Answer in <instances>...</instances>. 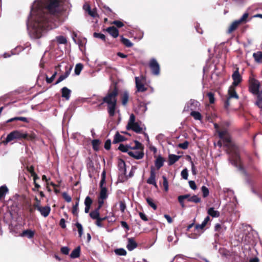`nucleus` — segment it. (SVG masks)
<instances>
[{
    "label": "nucleus",
    "instance_id": "obj_39",
    "mask_svg": "<svg viewBox=\"0 0 262 262\" xmlns=\"http://www.w3.org/2000/svg\"><path fill=\"white\" fill-rule=\"evenodd\" d=\"M115 253L117 255L125 256L126 255V251L123 248L116 249L114 251Z\"/></svg>",
    "mask_w": 262,
    "mask_h": 262
},
{
    "label": "nucleus",
    "instance_id": "obj_52",
    "mask_svg": "<svg viewBox=\"0 0 262 262\" xmlns=\"http://www.w3.org/2000/svg\"><path fill=\"white\" fill-rule=\"evenodd\" d=\"M136 123L135 122V116L133 114H132L129 116V119L128 122L127 126H129L131 124Z\"/></svg>",
    "mask_w": 262,
    "mask_h": 262
},
{
    "label": "nucleus",
    "instance_id": "obj_20",
    "mask_svg": "<svg viewBox=\"0 0 262 262\" xmlns=\"http://www.w3.org/2000/svg\"><path fill=\"white\" fill-rule=\"evenodd\" d=\"M184 196H188L186 199L187 200V201L190 202H193L195 203H198L201 202V199L198 197L196 195H193V196H190L189 194H186L183 195Z\"/></svg>",
    "mask_w": 262,
    "mask_h": 262
},
{
    "label": "nucleus",
    "instance_id": "obj_17",
    "mask_svg": "<svg viewBox=\"0 0 262 262\" xmlns=\"http://www.w3.org/2000/svg\"><path fill=\"white\" fill-rule=\"evenodd\" d=\"M86 102L89 103L90 104L92 105L94 104H99L102 101V99H101L99 96H94L93 98L91 99H86Z\"/></svg>",
    "mask_w": 262,
    "mask_h": 262
},
{
    "label": "nucleus",
    "instance_id": "obj_19",
    "mask_svg": "<svg viewBox=\"0 0 262 262\" xmlns=\"http://www.w3.org/2000/svg\"><path fill=\"white\" fill-rule=\"evenodd\" d=\"M71 91L67 87H63L61 89V96L64 98L66 100H69L71 96Z\"/></svg>",
    "mask_w": 262,
    "mask_h": 262
},
{
    "label": "nucleus",
    "instance_id": "obj_10",
    "mask_svg": "<svg viewBox=\"0 0 262 262\" xmlns=\"http://www.w3.org/2000/svg\"><path fill=\"white\" fill-rule=\"evenodd\" d=\"M200 106V103L193 99H191L185 106L184 111H194Z\"/></svg>",
    "mask_w": 262,
    "mask_h": 262
},
{
    "label": "nucleus",
    "instance_id": "obj_56",
    "mask_svg": "<svg viewBox=\"0 0 262 262\" xmlns=\"http://www.w3.org/2000/svg\"><path fill=\"white\" fill-rule=\"evenodd\" d=\"M92 203V200L89 196H86L84 201L85 206H91Z\"/></svg>",
    "mask_w": 262,
    "mask_h": 262
},
{
    "label": "nucleus",
    "instance_id": "obj_24",
    "mask_svg": "<svg viewBox=\"0 0 262 262\" xmlns=\"http://www.w3.org/2000/svg\"><path fill=\"white\" fill-rule=\"evenodd\" d=\"M240 23L238 21V20H236L234 21L231 25L229 26L227 32L228 33H230L232 32L233 31L236 29L238 26L240 25Z\"/></svg>",
    "mask_w": 262,
    "mask_h": 262
},
{
    "label": "nucleus",
    "instance_id": "obj_12",
    "mask_svg": "<svg viewBox=\"0 0 262 262\" xmlns=\"http://www.w3.org/2000/svg\"><path fill=\"white\" fill-rule=\"evenodd\" d=\"M128 155L136 159H141L143 158L144 154L142 150H130Z\"/></svg>",
    "mask_w": 262,
    "mask_h": 262
},
{
    "label": "nucleus",
    "instance_id": "obj_51",
    "mask_svg": "<svg viewBox=\"0 0 262 262\" xmlns=\"http://www.w3.org/2000/svg\"><path fill=\"white\" fill-rule=\"evenodd\" d=\"M181 175L182 176V177L185 179V180H187L188 179V170L187 168H185L182 171H181Z\"/></svg>",
    "mask_w": 262,
    "mask_h": 262
},
{
    "label": "nucleus",
    "instance_id": "obj_2",
    "mask_svg": "<svg viewBox=\"0 0 262 262\" xmlns=\"http://www.w3.org/2000/svg\"><path fill=\"white\" fill-rule=\"evenodd\" d=\"M219 138L222 140L223 144L227 147L228 154L230 155L229 160L231 164L238 169L246 173L237 147L231 141V136L226 129L218 132Z\"/></svg>",
    "mask_w": 262,
    "mask_h": 262
},
{
    "label": "nucleus",
    "instance_id": "obj_57",
    "mask_svg": "<svg viewBox=\"0 0 262 262\" xmlns=\"http://www.w3.org/2000/svg\"><path fill=\"white\" fill-rule=\"evenodd\" d=\"M60 251L63 254L68 255L69 253L70 249L68 247L64 246L61 248Z\"/></svg>",
    "mask_w": 262,
    "mask_h": 262
},
{
    "label": "nucleus",
    "instance_id": "obj_43",
    "mask_svg": "<svg viewBox=\"0 0 262 262\" xmlns=\"http://www.w3.org/2000/svg\"><path fill=\"white\" fill-rule=\"evenodd\" d=\"M187 197H188V196H184V195H179L178 198V201L180 203L181 206L182 208L185 207V204L184 203V201Z\"/></svg>",
    "mask_w": 262,
    "mask_h": 262
},
{
    "label": "nucleus",
    "instance_id": "obj_23",
    "mask_svg": "<svg viewBox=\"0 0 262 262\" xmlns=\"http://www.w3.org/2000/svg\"><path fill=\"white\" fill-rule=\"evenodd\" d=\"M34 231L30 229H28L23 231L20 235L22 237L27 236L28 238H31L34 236Z\"/></svg>",
    "mask_w": 262,
    "mask_h": 262
},
{
    "label": "nucleus",
    "instance_id": "obj_33",
    "mask_svg": "<svg viewBox=\"0 0 262 262\" xmlns=\"http://www.w3.org/2000/svg\"><path fill=\"white\" fill-rule=\"evenodd\" d=\"M99 209H96L91 211L90 213V216L92 219L97 220L99 216Z\"/></svg>",
    "mask_w": 262,
    "mask_h": 262
},
{
    "label": "nucleus",
    "instance_id": "obj_4",
    "mask_svg": "<svg viewBox=\"0 0 262 262\" xmlns=\"http://www.w3.org/2000/svg\"><path fill=\"white\" fill-rule=\"evenodd\" d=\"M28 137V134L23 130H14L10 132L7 136L5 140L3 141L4 145L15 140L26 139Z\"/></svg>",
    "mask_w": 262,
    "mask_h": 262
},
{
    "label": "nucleus",
    "instance_id": "obj_27",
    "mask_svg": "<svg viewBox=\"0 0 262 262\" xmlns=\"http://www.w3.org/2000/svg\"><path fill=\"white\" fill-rule=\"evenodd\" d=\"M125 140V137L121 135L118 132H117L115 136L113 141L114 144L124 141Z\"/></svg>",
    "mask_w": 262,
    "mask_h": 262
},
{
    "label": "nucleus",
    "instance_id": "obj_54",
    "mask_svg": "<svg viewBox=\"0 0 262 262\" xmlns=\"http://www.w3.org/2000/svg\"><path fill=\"white\" fill-rule=\"evenodd\" d=\"M189 142L187 141H185L184 142L182 143H180L178 145V146L183 149H186L188 147Z\"/></svg>",
    "mask_w": 262,
    "mask_h": 262
},
{
    "label": "nucleus",
    "instance_id": "obj_55",
    "mask_svg": "<svg viewBox=\"0 0 262 262\" xmlns=\"http://www.w3.org/2000/svg\"><path fill=\"white\" fill-rule=\"evenodd\" d=\"M135 145L134 147H131L130 148L131 149L138 150V149H140L142 147V144L139 141H135Z\"/></svg>",
    "mask_w": 262,
    "mask_h": 262
},
{
    "label": "nucleus",
    "instance_id": "obj_22",
    "mask_svg": "<svg viewBox=\"0 0 262 262\" xmlns=\"http://www.w3.org/2000/svg\"><path fill=\"white\" fill-rule=\"evenodd\" d=\"M255 61L258 63H262V51H257L253 54Z\"/></svg>",
    "mask_w": 262,
    "mask_h": 262
},
{
    "label": "nucleus",
    "instance_id": "obj_34",
    "mask_svg": "<svg viewBox=\"0 0 262 262\" xmlns=\"http://www.w3.org/2000/svg\"><path fill=\"white\" fill-rule=\"evenodd\" d=\"M121 41L122 43L126 47L130 48L133 46V43L127 38L121 37Z\"/></svg>",
    "mask_w": 262,
    "mask_h": 262
},
{
    "label": "nucleus",
    "instance_id": "obj_47",
    "mask_svg": "<svg viewBox=\"0 0 262 262\" xmlns=\"http://www.w3.org/2000/svg\"><path fill=\"white\" fill-rule=\"evenodd\" d=\"M147 105L146 104L141 103L139 105V110L141 113H144L147 111Z\"/></svg>",
    "mask_w": 262,
    "mask_h": 262
},
{
    "label": "nucleus",
    "instance_id": "obj_61",
    "mask_svg": "<svg viewBox=\"0 0 262 262\" xmlns=\"http://www.w3.org/2000/svg\"><path fill=\"white\" fill-rule=\"evenodd\" d=\"M111 141L110 139L107 140L104 144V148L106 150H109L111 148Z\"/></svg>",
    "mask_w": 262,
    "mask_h": 262
},
{
    "label": "nucleus",
    "instance_id": "obj_50",
    "mask_svg": "<svg viewBox=\"0 0 262 262\" xmlns=\"http://www.w3.org/2000/svg\"><path fill=\"white\" fill-rule=\"evenodd\" d=\"M162 179L163 180V185L164 188V190L165 191H167L168 190V183L167 178L165 176H163Z\"/></svg>",
    "mask_w": 262,
    "mask_h": 262
},
{
    "label": "nucleus",
    "instance_id": "obj_8",
    "mask_svg": "<svg viewBox=\"0 0 262 262\" xmlns=\"http://www.w3.org/2000/svg\"><path fill=\"white\" fill-rule=\"evenodd\" d=\"M210 220V217L209 216H206L204 221L201 224H196L195 226L194 231L195 234L198 236H200L202 233L204 232V228L206 226L207 223Z\"/></svg>",
    "mask_w": 262,
    "mask_h": 262
},
{
    "label": "nucleus",
    "instance_id": "obj_1",
    "mask_svg": "<svg viewBox=\"0 0 262 262\" xmlns=\"http://www.w3.org/2000/svg\"><path fill=\"white\" fill-rule=\"evenodd\" d=\"M60 11L59 0H36L32 6L27 27L30 36L34 39L41 37L46 32L56 28L50 15Z\"/></svg>",
    "mask_w": 262,
    "mask_h": 262
},
{
    "label": "nucleus",
    "instance_id": "obj_32",
    "mask_svg": "<svg viewBox=\"0 0 262 262\" xmlns=\"http://www.w3.org/2000/svg\"><path fill=\"white\" fill-rule=\"evenodd\" d=\"M108 195L107 194V189L106 187L100 188L99 198L102 199H106Z\"/></svg>",
    "mask_w": 262,
    "mask_h": 262
},
{
    "label": "nucleus",
    "instance_id": "obj_40",
    "mask_svg": "<svg viewBox=\"0 0 262 262\" xmlns=\"http://www.w3.org/2000/svg\"><path fill=\"white\" fill-rule=\"evenodd\" d=\"M257 100L256 101V105L260 108H262V90H261L260 94L257 95Z\"/></svg>",
    "mask_w": 262,
    "mask_h": 262
},
{
    "label": "nucleus",
    "instance_id": "obj_59",
    "mask_svg": "<svg viewBox=\"0 0 262 262\" xmlns=\"http://www.w3.org/2000/svg\"><path fill=\"white\" fill-rule=\"evenodd\" d=\"M62 196L67 202H70L72 200L71 197L66 192L62 193Z\"/></svg>",
    "mask_w": 262,
    "mask_h": 262
},
{
    "label": "nucleus",
    "instance_id": "obj_48",
    "mask_svg": "<svg viewBox=\"0 0 262 262\" xmlns=\"http://www.w3.org/2000/svg\"><path fill=\"white\" fill-rule=\"evenodd\" d=\"M118 166L120 170H122L123 172H126V168H125V163L123 160H120L119 162Z\"/></svg>",
    "mask_w": 262,
    "mask_h": 262
},
{
    "label": "nucleus",
    "instance_id": "obj_5",
    "mask_svg": "<svg viewBox=\"0 0 262 262\" xmlns=\"http://www.w3.org/2000/svg\"><path fill=\"white\" fill-rule=\"evenodd\" d=\"M260 84L258 80L254 78H251L249 80V91L253 95H258L260 94Z\"/></svg>",
    "mask_w": 262,
    "mask_h": 262
},
{
    "label": "nucleus",
    "instance_id": "obj_63",
    "mask_svg": "<svg viewBox=\"0 0 262 262\" xmlns=\"http://www.w3.org/2000/svg\"><path fill=\"white\" fill-rule=\"evenodd\" d=\"M113 24L118 28H121L124 26L123 23L119 20H115L113 22Z\"/></svg>",
    "mask_w": 262,
    "mask_h": 262
},
{
    "label": "nucleus",
    "instance_id": "obj_45",
    "mask_svg": "<svg viewBox=\"0 0 262 262\" xmlns=\"http://www.w3.org/2000/svg\"><path fill=\"white\" fill-rule=\"evenodd\" d=\"M72 68L73 67L72 66H69V65H67L65 67V72L63 75H64L66 77V78H67L69 76V75H70L71 71L72 69Z\"/></svg>",
    "mask_w": 262,
    "mask_h": 262
},
{
    "label": "nucleus",
    "instance_id": "obj_28",
    "mask_svg": "<svg viewBox=\"0 0 262 262\" xmlns=\"http://www.w3.org/2000/svg\"><path fill=\"white\" fill-rule=\"evenodd\" d=\"M164 162V159L161 156H159L155 161V166L157 169L163 166Z\"/></svg>",
    "mask_w": 262,
    "mask_h": 262
},
{
    "label": "nucleus",
    "instance_id": "obj_30",
    "mask_svg": "<svg viewBox=\"0 0 262 262\" xmlns=\"http://www.w3.org/2000/svg\"><path fill=\"white\" fill-rule=\"evenodd\" d=\"M129 99V94L127 92H124L121 97V101L123 105L125 106Z\"/></svg>",
    "mask_w": 262,
    "mask_h": 262
},
{
    "label": "nucleus",
    "instance_id": "obj_49",
    "mask_svg": "<svg viewBox=\"0 0 262 262\" xmlns=\"http://www.w3.org/2000/svg\"><path fill=\"white\" fill-rule=\"evenodd\" d=\"M75 226L77 228L79 235L81 237L83 234V227L81 224L78 222L76 223Z\"/></svg>",
    "mask_w": 262,
    "mask_h": 262
},
{
    "label": "nucleus",
    "instance_id": "obj_58",
    "mask_svg": "<svg viewBox=\"0 0 262 262\" xmlns=\"http://www.w3.org/2000/svg\"><path fill=\"white\" fill-rule=\"evenodd\" d=\"M207 96L209 98V102L210 103H213L214 102V94L211 92H209L207 94Z\"/></svg>",
    "mask_w": 262,
    "mask_h": 262
},
{
    "label": "nucleus",
    "instance_id": "obj_44",
    "mask_svg": "<svg viewBox=\"0 0 262 262\" xmlns=\"http://www.w3.org/2000/svg\"><path fill=\"white\" fill-rule=\"evenodd\" d=\"M57 72H55L53 75H52V76L51 77H49L48 76H46V82L48 83H52L54 79H55L56 75H57Z\"/></svg>",
    "mask_w": 262,
    "mask_h": 262
},
{
    "label": "nucleus",
    "instance_id": "obj_9",
    "mask_svg": "<svg viewBox=\"0 0 262 262\" xmlns=\"http://www.w3.org/2000/svg\"><path fill=\"white\" fill-rule=\"evenodd\" d=\"M149 67L153 75L156 76L159 75L160 66L156 59L152 58L150 59L149 62Z\"/></svg>",
    "mask_w": 262,
    "mask_h": 262
},
{
    "label": "nucleus",
    "instance_id": "obj_26",
    "mask_svg": "<svg viewBox=\"0 0 262 262\" xmlns=\"http://www.w3.org/2000/svg\"><path fill=\"white\" fill-rule=\"evenodd\" d=\"M207 213L209 215H210L213 217H218L220 215V212L217 210H214L213 207L209 208L207 210Z\"/></svg>",
    "mask_w": 262,
    "mask_h": 262
},
{
    "label": "nucleus",
    "instance_id": "obj_18",
    "mask_svg": "<svg viewBox=\"0 0 262 262\" xmlns=\"http://www.w3.org/2000/svg\"><path fill=\"white\" fill-rule=\"evenodd\" d=\"M106 31L114 38L117 37L119 35L118 30L114 26L108 27Z\"/></svg>",
    "mask_w": 262,
    "mask_h": 262
},
{
    "label": "nucleus",
    "instance_id": "obj_35",
    "mask_svg": "<svg viewBox=\"0 0 262 262\" xmlns=\"http://www.w3.org/2000/svg\"><path fill=\"white\" fill-rule=\"evenodd\" d=\"M79 203V199L77 198L76 202L75 205H73V208H72V213L75 215H78Z\"/></svg>",
    "mask_w": 262,
    "mask_h": 262
},
{
    "label": "nucleus",
    "instance_id": "obj_53",
    "mask_svg": "<svg viewBox=\"0 0 262 262\" xmlns=\"http://www.w3.org/2000/svg\"><path fill=\"white\" fill-rule=\"evenodd\" d=\"M94 36L96 38H100L104 41L105 39V36L103 34L100 33H94Z\"/></svg>",
    "mask_w": 262,
    "mask_h": 262
},
{
    "label": "nucleus",
    "instance_id": "obj_6",
    "mask_svg": "<svg viewBox=\"0 0 262 262\" xmlns=\"http://www.w3.org/2000/svg\"><path fill=\"white\" fill-rule=\"evenodd\" d=\"M235 86H233L231 85L228 89V96L225 102V107L226 108H228V107L230 106V100L231 98H235L236 99H238V96L235 91Z\"/></svg>",
    "mask_w": 262,
    "mask_h": 262
},
{
    "label": "nucleus",
    "instance_id": "obj_16",
    "mask_svg": "<svg viewBox=\"0 0 262 262\" xmlns=\"http://www.w3.org/2000/svg\"><path fill=\"white\" fill-rule=\"evenodd\" d=\"M51 211V208L49 206H46L44 207H42L41 208H38V211L40 212L41 215L43 217H47L49 215Z\"/></svg>",
    "mask_w": 262,
    "mask_h": 262
},
{
    "label": "nucleus",
    "instance_id": "obj_25",
    "mask_svg": "<svg viewBox=\"0 0 262 262\" xmlns=\"http://www.w3.org/2000/svg\"><path fill=\"white\" fill-rule=\"evenodd\" d=\"M80 254V247L78 246L74 249L70 254V257L72 258H76L79 257Z\"/></svg>",
    "mask_w": 262,
    "mask_h": 262
},
{
    "label": "nucleus",
    "instance_id": "obj_13",
    "mask_svg": "<svg viewBox=\"0 0 262 262\" xmlns=\"http://www.w3.org/2000/svg\"><path fill=\"white\" fill-rule=\"evenodd\" d=\"M156 172L155 168L151 167L150 171V177L147 180V183L149 184L153 185L157 187V183L156 181Z\"/></svg>",
    "mask_w": 262,
    "mask_h": 262
},
{
    "label": "nucleus",
    "instance_id": "obj_46",
    "mask_svg": "<svg viewBox=\"0 0 262 262\" xmlns=\"http://www.w3.org/2000/svg\"><path fill=\"white\" fill-rule=\"evenodd\" d=\"M201 190L203 193V196L204 198H206L209 195V191L207 187L203 186L201 188Z\"/></svg>",
    "mask_w": 262,
    "mask_h": 262
},
{
    "label": "nucleus",
    "instance_id": "obj_14",
    "mask_svg": "<svg viewBox=\"0 0 262 262\" xmlns=\"http://www.w3.org/2000/svg\"><path fill=\"white\" fill-rule=\"evenodd\" d=\"M126 128L128 130L132 129L137 133H141L142 132V128L138 122L134 123L129 126H126Z\"/></svg>",
    "mask_w": 262,
    "mask_h": 262
},
{
    "label": "nucleus",
    "instance_id": "obj_37",
    "mask_svg": "<svg viewBox=\"0 0 262 262\" xmlns=\"http://www.w3.org/2000/svg\"><path fill=\"white\" fill-rule=\"evenodd\" d=\"M249 16V14L248 12H245L243 16L238 20V21L240 23V24H244L248 21V18Z\"/></svg>",
    "mask_w": 262,
    "mask_h": 262
},
{
    "label": "nucleus",
    "instance_id": "obj_29",
    "mask_svg": "<svg viewBox=\"0 0 262 262\" xmlns=\"http://www.w3.org/2000/svg\"><path fill=\"white\" fill-rule=\"evenodd\" d=\"M130 148L131 147L128 145L120 144L118 147V149L123 152H127L128 154V152L131 149Z\"/></svg>",
    "mask_w": 262,
    "mask_h": 262
},
{
    "label": "nucleus",
    "instance_id": "obj_62",
    "mask_svg": "<svg viewBox=\"0 0 262 262\" xmlns=\"http://www.w3.org/2000/svg\"><path fill=\"white\" fill-rule=\"evenodd\" d=\"M66 78H67L64 75H63V74L61 75L58 78L57 80L55 83V84L56 85V84H58L59 83H60V82H61L62 81H63V80H64Z\"/></svg>",
    "mask_w": 262,
    "mask_h": 262
},
{
    "label": "nucleus",
    "instance_id": "obj_3",
    "mask_svg": "<svg viewBox=\"0 0 262 262\" xmlns=\"http://www.w3.org/2000/svg\"><path fill=\"white\" fill-rule=\"evenodd\" d=\"M118 94V90L115 88L113 91L108 92L105 96L102 98V101L98 104V107H100L104 103L106 104L107 112L110 117H113L115 115L117 107V96Z\"/></svg>",
    "mask_w": 262,
    "mask_h": 262
},
{
    "label": "nucleus",
    "instance_id": "obj_21",
    "mask_svg": "<svg viewBox=\"0 0 262 262\" xmlns=\"http://www.w3.org/2000/svg\"><path fill=\"white\" fill-rule=\"evenodd\" d=\"M180 156H177L174 154H170L168 156V165H172L180 158Z\"/></svg>",
    "mask_w": 262,
    "mask_h": 262
},
{
    "label": "nucleus",
    "instance_id": "obj_38",
    "mask_svg": "<svg viewBox=\"0 0 262 262\" xmlns=\"http://www.w3.org/2000/svg\"><path fill=\"white\" fill-rule=\"evenodd\" d=\"M83 69L82 64L79 63L76 64L74 72L76 75H79Z\"/></svg>",
    "mask_w": 262,
    "mask_h": 262
},
{
    "label": "nucleus",
    "instance_id": "obj_60",
    "mask_svg": "<svg viewBox=\"0 0 262 262\" xmlns=\"http://www.w3.org/2000/svg\"><path fill=\"white\" fill-rule=\"evenodd\" d=\"M214 230L218 233H221L222 232V228L221 225L219 223L216 224L214 227Z\"/></svg>",
    "mask_w": 262,
    "mask_h": 262
},
{
    "label": "nucleus",
    "instance_id": "obj_64",
    "mask_svg": "<svg viewBox=\"0 0 262 262\" xmlns=\"http://www.w3.org/2000/svg\"><path fill=\"white\" fill-rule=\"evenodd\" d=\"M119 205L120 210L122 212H123L126 208L125 204L123 202L120 201L119 203Z\"/></svg>",
    "mask_w": 262,
    "mask_h": 262
},
{
    "label": "nucleus",
    "instance_id": "obj_15",
    "mask_svg": "<svg viewBox=\"0 0 262 262\" xmlns=\"http://www.w3.org/2000/svg\"><path fill=\"white\" fill-rule=\"evenodd\" d=\"M137 247V243L133 238H128L126 248L129 251H132Z\"/></svg>",
    "mask_w": 262,
    "mask_h": 262
},
{
    "label": "nucleus",
    "instance_id": "obj_11",
    "mask_svg": "<svg viewBox=\"0 0 262 262\" xmlns=\"http://www.w3.org/2000/svg\"><path fill=\"white\" fill-rule=\"evenodd\" d=\"M232 78L233 80V82L232 83V85L233 86H237L238 84L242 81V78L241 75H240L238 69H237L233 73L232 75Z\"/></svg>",
    "mask_w": 262,
    "mask_h": 262
},
{
    "label": "nucleus",
    "instance_id": "obj_7",
    "mask_svg": "<svg viewBox=\"0 0 262 262\" xmlns=\"http://www.w3.org/2000/svg\"><path fill=\"white\" fill-rule=\"evenodd\" d=\"M144 77L142 76L136 77L135 82L137 88V92H143L147 90V88L144 84Z\"/></svg>",
    "mask_w": 262,
    "mask_h": 262
},
{
    "label": "nucleus",
    "instance_id": "obj_42",
    "mask_svg": "<svg viewBox=\"0 0 262 262\" xmlns=\"http://www.w3.org/2000/svg\"><path fill=\"white\" fill-rule=\"evenodd\" d=\"M146 202L148 203V204L152 208H153L155 210L157 209V205L155 204V203L154 202V201L151 198H146Z\"/></svg>",
    "mask_w": 262,
    "mask_h": 262
},
{
    "label": "nucleus",
    "instance_id": "obj_41",
    "mask_svg": "<svg viewBox=\"0 0 262 262\" xmlns=\"http://www.w3.org/2000/svg\"><path fill=\"white\" fill-rule=\"evenodd\" d=\"M56 39L60 44H66L67 42L66 38L63 36H58L56 37Z\"/></svg>",
    "mask_w": 262,
    "mask_h": 262
},
{
    "label": "nucleus",
    "instance_id": "obj_36",
    "mask_svg": "<svg viewBox=\"0 0 262 262\" xmlns=\"http://www.w3.org/2000/svg\"><path fill=\"white\" fill-rule=\"evenodd\" d=\"M190 115L192 116L195 120H201L202 119L201 114L197 111H192L190 113Z\"/></svg>",
    "mask_w": 262,
    "mask_h": 262
},
{
    "label": "nucleus",
    "instance_id": "obj_31",
    "mask_svg": "<svg viewBox=\"0 0 262 262\" xmlns=\"http://www.w3.org/2000/svg\"><path fill=\"white\" fill-rule=\"evenodd\" d=\"M8 192V189L5 185H3L0 187V200L5 197L6 194Z\"/></svg>",
    "mask_w": 262,
    "mask_h": 262
}]
</instances>
